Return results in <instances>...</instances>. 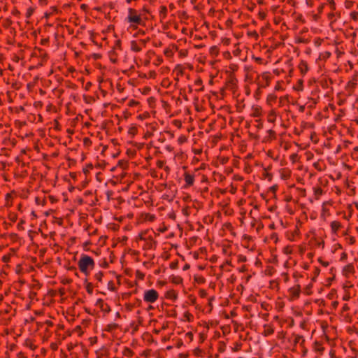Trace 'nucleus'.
<instances>
[{"mask_svg": "<svg viewBox=\"0 0 358 358\" xmlns=\"http://www.w3.org/2000/svg\"><path fill=\"white\" fill-rule=\"evenodd\" d=\"M90 257L85 254H82L78 261V265L80 272L83 273L86 276L90 275L89 261Z\"/></svg>", "mask_w": 358, "mask_h": 358, "instance_id": "nucleus-1", "label": "nucleus"}, {"mask_svg": "<svg viewBox=\"0 0 358 358\" xmlns=\"http://www.w3.org/2000/svg\"><path fill=\"white\" fill-rule=\"evenodd\" d=\"M158 298L159 294L154 289L146 290L143 296V300L148 303H154L158 299Z\"/></svg>", "mask_w": 358, "mask_h": 358, "instance_id": "nucleus-2", "label": "nucleus"}, {"mask_svg": "<svg viewBox=\"0 0 358 358\" xmlns=\"http://www.w3.org/2000/svg\"><path fill=\"white\" fill-rule=\"evenodd\" d=\"M288 292L290 293V295L288 298L289 301H294L299 298L301 294V285L299 284H296L295 286L290 287L288 289Z\"/></svg>", "mask_w": 358, "mask_h": 358, "instance_id": "nucleus-3", "label": "nucleus"}, {"mask_svg": "<svg viewBox=\"0 0 358 358\" xmlns=\"http://www.w3.org/2000/svg\"><path fill=\"white\" fill-rule=\"evenodd\" d=\"M238 80L234 73H230L229 76L225 83V86L230 90L235 91L237 89Z\"/></svg>", "mask_w": 358, "mask_h": 358, "instance_id": "nucleus-4", "label": "nucleus"}, {"mask_svg": "<svg viewBox=\"0 0 358 358\" xmlns=\"http://www.w3.org/2000/svg\"><path fill=\"white\" fill-rule=\"evenodd\" d=\"M127 20L129 23H134L136 24L145 26V22L143 21L141 15L138 14L136 16H127Z\"/></svg>", "mask_w": 358, "mask_h": 358, "instance_id": "nucleus-5", "label": "nucleus"}, {"mask_svg": "<svg viewBox=\"0 0 358 358\" xmlns=\"http://www.w3.org/2000/svg\"><path fill=\"white\" fill-rule=\"evenodd\" d=\"M184 180L185 181V185L184 186L185 188H187L194 185V176L189 173L188 172H185Z\"/></svg>", "mask_w": 358, "mask_h": 358, "instance_id": "nucleus-6", "label": "nucleus"}, {"mask_svg": "<svg viewBox=\"0 0 358 358\" xmlns=\"http://www.w3.org/2000/svg\"><path fill=\"white\" fill-rule=\"evenodd\" d=\"M95 305L99 306L101 311L106 313H109L111 311L110 306L108 303H104L103 300L101 299H97Z\"/></svg>", "mask_w": 358, "mask_h": 358, "instance_id": "nucleus-7", "label": "nucleus"}, {"mask_svg": "<svg viewBox=\"0 0 358 358\" xmlns=\"http://www.w3.org/2000/svg\"><path fill=\"white\" fill-rule=\"evenodd\" d=\"M355 270L353 264H348L343 268L342 273L345 278H349V273H355Z\"/></svg>", "mask_w": 358, "mask_h": 358, "instance_id": "nucleus-8", "label": "nucleus"}, {"mask_svg": "<svg viewBox=\"0 0 358 358\" xmlns=\"http://www.w3.org/2000/svg\"><path fill=\"white\" fill-rule=\"evenodd\" d=\"M298 67L299 69L300 73H301V75L303 76H305V74L309 70L308 63L306 61H304V60H301L300 62Z\"/></svg>", "mask_w": 358, "mask_h": 358, "instance_id": "nucleus-9", "label": "nucleus"}, {"mask_svg": "<svg viewBox=\"0 0 358 358\" xmlns=\"http://www.w3.org/2000/svg\"><path fill=\"white\" fill-rule=\"evenodd\" d=\"M291 171L288 169L283 168L280 170V178L282 180H287L291 176Z\"/></svg>", "mask_w": 358, "mask_h": 358, "instance_id": "nucleus-10", "label": "nucleus"}, {"mask_svg": "<svg viewBox=\"0 0 358 358\" xmlns=\"http://www.w3.org/2000/svg\"><path fill=\"white\" fill-rule=\"evenodd\" d=\"M165 297L176 301L178 299V293L174 289H169L165 293Z\"/></svg>", "mask_w": 358, "mask_h": 358, "instance_id": "nucleus-11", "label": "nucleus"}, {"mask_svg": "<svg viewBox=\"0 0 358 358\" xmlns=\"http://www.w3.org/2000/svg\"><path fill=\"white\" fill-rule=\"evenodd\" d=\"M325 6V3H322L320 4L318 8H317V14H313V20L315 21H318L319 19L320 18V14L323 12V9Z\"/></svg>", "mask_w": 358, "mask_h": 358, "instance_id": "nucleus-12", "label": "nucleus"}, {"mask_svg": "<svg viewBox=\"0 0 358 358\" xmlns=\"http://www.w3.org/2000/svg\"><path fill=\"white\" fill-rule=\"evenodd\" d=\"M264 331L263 332V335L264 336H268L271 335V334H273L274 333V329L270 324H266L264 325Z\"/></svg>", "mask_w": 358, "mask_h": 358, "instance_id": "nucleus-13", "label": "nucleus"}, {"mask_svg": "<svg viewBox=\"0 0 358 358\" xmlns=\"http://www.w3.org/2000/svg\"><path fill=\"white\" fill-rule=\"evenodd\" d=\"M252 110H253V113L252 114V117H260L262 115V107L260 106H258V105H255V106H253L252 107Z\"/></svg>", "mask_w": 358, "mask_h": 358, "instance_id": "nucleus-14", "label": "nucleus"}, {"mask_svg": "<svg viewBox=\"0 0 358 358\" xmlns=\"http://www.w3.org/2000/svg\"><path fill=\"white\" fill-rule=\"evenodd\" d=\"M336 268L334 267H331L329 269V273L332 275L331 278H328L327 279V286L329 287L331 285V282L336 279V274H335Z\"/></svg>", "mask_w": 358, "mask_h": 358, "instance_id": "nucleus-15", "label": "nucleus"}, {"mask_svg": "<svg viewBox=\"0 0 358 358\" xmlns=\"http://www.w3.org/2000/svg\"><path fill=\"white\" fill-rule=\"evenodd\" d=\"M342 227L341 224L338 221H333L331 222V228L332 232L337 234L338 230Z\"/></svg>", "mask_w": 358, "mask_h": 358, "instance_id": "nucleus-16", "label": "nucleus"}, {"mask_svg": "<svg viewBox=\"0 0 358 358\" xmlns=\"http://www.w3.org/2000/svg\"><path fill=\"white\" fill-rule=\"evenodd\" d=\"M84 283L85 285V289H86L87 292L89 294H92L93 293V285H92V283L88 282V280H87V278L84 280Z\"/></svg>", "mask_w": 358, "mask_h": 358, "instance_id": "nucleus-17", "label": "nucleus"}, {"mask_svg": "<svg viewBox=\"0 0 358 358\" xmlns=\"http://www.w3.org/2000/svg\"><path fill=\"white\" fill-rule=\"evenodd\" d=\"M108 55H109L110 61L113 64H116L117 62V55L114 50L109 51Z\"/></svg>", "mask_w": 358, "mask_h": 358, "instance_id": "nucleus-18", "label": "nucleus"}, {"mask_svg": "<svg viewBox=\"0 0 358 358\" xmlns=\"http://www.w3.org/2000/svg\"><path fill=\"white\" fill-rule=\"evenodd\" d=\"M137 133H138V128L136 127V124H131L128 130L129 135H130L131 137H134L137 134Z\"/></svg>", "mask_w": 358, "mask_h": 358, "instance_id": "nucleus-19", "label": "nucleus"}, {"mask_svg": "<svg viewBox=\"0 0 358 358\" xmlns=\"http://www.w3.org/2000/svg\"><path fill=\"white\" fill-rule=\"evenodd\" d=\"M120 327L119 324H117V323H110V324H108L104 331H107V332H112L113 330L116 329H118Z\"/></svg>", "mask_w": 358, "mask_h": 358, "instance_id": "nucleus-20", "label": "nucleus"}, {"mask_svg": "<svg viewBox=\"0 0 358 358\" xmlns=\"http://www.w3.org/2000/svg\"><path fill=\"white\" fill-rule=\"evenodd\" d=\"M182 278L180 277V276H175L173 275H172L171 276V282H173V284H176V285H178V284H182Z\"/></svg>", "mask_w": 358, "mask_h": 358, "instance_id": "nucleus-21", "label": "nucleus"}, {"mask_svg": "<svg viewBox=\"0 0 358 358\" xmlns=\"http://www.w3.org/2000/svg\"><path fill=\"white\" fill-rule=\"evenodd\" d=\"M277 99V96L274 94H269L266 99V103L271 105L273 102H275Z\"/></svg>", "mask_w": 358, "mask_h": 358, "instance_id": "nucleus-22", "label": "nucleus"}, {"mask_svg": "<svg viewBox=\"0 0 358 358\" xmlns=\"http://www.w3.org/2000/svg\"><path fill=\"white\" fill-rule=\"evenodd\" d=\"M131 50L136 52L141 51V48L138 45L136 41H131Z\"/></svg>", "mask_w": 358, "mask_h": 358, "instance_id": "nucleus-23", "label": "nucleus"}, {"mask_svg": "<svg viewBox=\"0 0 358 358\" xmlns=\"http://www.w3.org/2000/svg\"><path fill=\"white\" fill-rule=\"evenodd\" d=\"M293 89L296 91H303V80L302 79H299L297 81V84L296 86L293 87Z\"/></svg>", "mask_w": 358, "mask_h": 358, "instance_id": "nucleus-24", "label": "nucleus"}, {"mask_svg": "<svg viewBox=\"0 0 358 358\" xmlns=\"http://www.w3.org/2000/svg\"><path fill=\"white\" fill-rule=\"evenodd\" d=\"M276 119V113L274 110H271L268 115V122H274Z\"/></svg>", "mask_w": 358, "mask_h": 358, "instance_id": "nucleus-25", "label": "nucleus"}, {"mask_svg": "<svg viewBox=\"0 0 358 358\" xmlns=\"http://www.w3.org/2000/svg\"><path fill=\"white\" fill-rule=\"evenodd\" d=\"M315 350L322 353L324 350V348L322 347V343L319 341L314 342Z\"/></svg>", "mask_w": 358, "mask_h": 358, "instance_id": "nucleus-26", "label": "nucleus"}, {"mask_svg": "<svg viewBox=\"0 0 358 358\" xmlns=\"http://www.w3.org/2000/svg\"><path fill=\"white\" fill-rule=\"evenodd\" d=\"M209 52L210 55L213 57H217L219 55V48L216 45H213L210 47Z\"/></svg>", "mask_w": 358, "mask_h": 358, "instance_id": "nucleus-27", "label": "nucleus"}, {"mask_svg": "<svg viewBox=\"0 0 358 358\" xmlns=\"http://www.w3.org/2000/svg\"><path fill=\"white\" fill-rule=\"evenodd\" d=\"M159 15L161 18L164 19L167 15V8L165 6H161L159 10Z\"/></svg>", "mask_w": 358, "mask_h": 358, "instance_id": "nucleus-28", "label": "nucleus"}, {"mask_svg": "<svg viewBox=\"0 0 358 358\" xmlns=\"http://www.w3.org/2000/svg\"><path fill=\"white\" fill-rule=\"evenodd\" d=\"M194 280L198 284H203L206 282V279L203 276L199 275H194Z\"/></svg>", "mask_w": 358, "mask_h": 358, "instance_id": "nucleus-29", "label": "nucleus"}, {"mask_svg": "<svg viewBox=\"0 0 358 358\" xmlns=\"http://www.w3.org/2000/svg\"><path fill=\"white\" fill-rule=\"evenodd\" d=\"M117 166H120L124 170H126L128 168V161L126 160H119L117 162Z\"/></svg>", "mask_w": 358, "mask_h": 358, "instance_id": "nucleus-30", "label": "nucleus"}, {"mask_svg": "<svg viewBox=\"0 0 358 358\" xmlns=\"http://www.w3.org/2000/svg\"><path fill=\"white\" fill-rule=\"evenodd\" d=\"M174 71H178L177 76H183L184 74V67L182 64H177L175 67Z\"/></svg>", "mask_w": 358, "mask_h": 358, "instance_id": "nucleus-31", "label": "nucleus"}, {"mask_svg": "<svg viewBox=\"0 0 358 358\" xmlns=\"http://www.w3.org/2000/svg\"><path fill=\"white\" fill-rule=\"evenodd\" d=\"M122 354L124 356L131 357L134 355V352L130 348L125 347Z\"/></svg>", "mask_w": 358, "mask_h": 358, "instance_id": "nucleus-32", "label": "nucleus"}, {"mask_svg": "<svg viewBox=\"0 0 358 358\" xmlns=\"http://www.w3.org/2000/svg\"><path fill=\"white\" fill-rule=\"evenodd\" d=\"M94 167L92 163H89L85 168L83 169V173L87 176L90 173V169H92Z\"/></svg>", "mask_w": 358, "mask_h": 358, "instance_id": "nucleus-33", "label": "nucleus"}, {"mask_svg": "<svg viewBox=\"0 0 358 358\" xmlns=\"http://www.w3.org/2000/svg\"><path fill=\"white\" fill-rule=\"evenodd\" d=\"M268 72H265L262 74V78L266 80V84L264 87H268L270 85L271 77L268 75Z\"/></svg>", "mask_w": 358, "mask_h": 358, "instance_id": "nucleus-34", "label": "nucleus"}, {"mask_svg": "<svg viewBox=\"0 0 358 358\" xmlns=\"http://www.w3.org/2000/svg\"><path fill=\"white\" fill-rule=\"evenodd\" d=\"M313 287V282H310V284L306 285V287L304 288L306 294L311 295L313 294V292L311 290Z\"/></svg>", "mask_w": 358, "mask_h": 358, "instance_id": "nucleus-35", "label": "nucleus"}, {"mask_svg": "<svg viewBox=\"0 0 358 358\" xmlns=\"http://www.w3.org/2000/svg\"><path fill=\"white\" fill-rule=\"evenodd\" d=\"M156 99L154 96H150L148 99V103L152 108L155 107Z\"/></svg>", "mask_w": 358, "mask_h": 358, "instance_id": "nucleus-36", "label": "nucleus"}, {"mask_svg": "<svg viewBox=\"0 0 358 358\" xmlns=\"http://www.w3.org/2000/svg\"><path fill=\"white\" fill-rule=\"evenodd\" d=\"M320 268L319 267H315V270L313 271V277L311 278V281L312 282H315L316 281V278L320 275Z\"/></svg>", "mask_w": 358, "mask_h": 358, "instance_id": "nucleus-37", "label": "nucleus"}, {"mask_svg": "<svg viewBox=\"0 0 358 358\" xmlns=\"http://www.w3.org/2000/svg\"><path fill=\"white\" fill-rule=\"evenodd\" d=\"M25 345L31 350H35L36 346L33 343L32 341L29 338L26 339Z\"/></svg>", "mask_w": 358, "mask_h": 358, "instance_id": "nucleus-38", "label": "nucleus"}, {"mask_svg": "<svg viewBox=\"0 0 358 358\" xmlns=\"http://www.w3.org/2000/svg\"><path fill=\"white\" fill-rule=\"evenodd\" d=\"M13 21L11 20L10 18H6L3 21L2 25L4 28L8 29V27H10Z\"/></svg>", "mask_w": 358, "mask_h": 358, "instance_id": "nucleus-39", "label": "nucleus"}, {"mask_svg": "<svg viewBox=\"0 0 358 358\" xmlns=\"http://www.w3.org/2000/svg\"><path fill=\"white\" fill-rule=\"evenodd\" d=\"M171 83L169 81V78H164L161 83V85L164 88H169L171 85Z\"/></svg>", "mask_w": 358, "mask_h": 358, "instance_id": "nucleus-40", "label": "nucleus"}, {"mask_svg": "<svg viewBox=\"0 0 358 358\" xmlns=\"http://www.w3.org/2000/svg\"><path fill=\"white\" fill-rule=\"evenodd\" d=\"M322 194H323V189L320 187L314 188V194L316 196V199H317L318 196L322 195Z\"/></svg>", "mask_w": 358, "mask_h": 358, "instance_id": "nucleus-41", "label": "nucleus"}, {"mask_svg": "<svg viewBox=\"0 0 358 358\" xmlns=\"http://www.w3.org/2000/svg\"><path fill=\"white\" fill-rule=\"evenodd\" d=\"M103 276V272L100 271L94 275V278L99 282H102V278Z\"/></svg>", "mask_w": 358, "mask_h": 358, "instance_id": "nucleus-42", "label": "nucleus"}, {"mask_svg": "<svg viewBox=\"0 0 358 358\" xmlns=\"http://www.w3.org/2000/svg\"><path fill=\"white\" fill-rule=\"evenodd\" d=\"M83 99H84L85 102L87 103H91L92 102L95 101V99L93 96H87L85 94L83 95Z\"/></svg>", "mask_w": 358, "mask_h": 358, "instance_id": "nucleus-43", "label": "nucleus"}, {"mask_svg": "<svg viewBox=\"0 0 358 358\" xmlns=\"http://www.w3.org/2000/svg\"><path fill=\"white\" fill-rule=\"evenodd\" d=\"M331 55V53L329 51H325L324 52L320 54V59H329Z\"/></svg>", "mask_w": 358, "mask_h": 358, "instance_id": "nucleus-44", "label": "nucleus"}, {"mask_svg": "<svg viewBox=\"0 0 358 358\" xmlns=\"http://www.w3.org/2000/svg\"><path fill=\"white\" fill-rule=\"evenodd\" d=\"M226 349V344L223 341L219 342V346H218V352H224Z\"/></svg>", "mask_w": 358, "mask_h": 358, "instance_id": "nucleus-45", "label": "nucleus"}, {"mask_svg": "<svg viewBox=\"0 0 358 358\" xmlns=\"http://www.w3.org/2000/svg\"><path fill=\"white\" fill-rule=\"evenodd\" d=\"M150 117V113L148 112H144L142 114H140L137 116V118L140 120H143L145 119H147Z\"/></svg>", "mask_w": 358, "mask_h": 358, "instance_id": "nucleus-46", "label": "nucleus"}, {"mask_svg": "<svg viewBox=\"0 0 358 358\" xmlns=\"http://www.w3.org/2000/svg\"><path fill=\"white\" fill-rule=\"evenodd\" d=\"M289 158L292 162L294 164L299 159V156L297 153H293L290 155Z\"/></svg>", "mask_w": 358, "mask_h": 358, "instance_id": "nucleus-47", "label": "nucleus"}, {"mask_svg": "<svg viewBox=\"0 0 358 358\" xmlns=\"http://www.w3.org/2000/svg\"><path fill=\"white\" fill-rule=\"evenodd\" d=\"M126 154L131 158H134L136 155V151L129 148L127 150Z\"/></svg>", "mask_w": 358, "mask_h": 358, "instance_id": "nucleus-48", "label": "nucleus"}, {"mask_svg": "<svg viewBox=\"0 0 358 358\" xmlns=\"http://www.w3.org/2000/svg\"><path fill=\"white\" fill-rule=\"evenodd\" d=\"M300 234V231L297 227H296V229L292 232L291 237H289L288 239L291 241H294V238L295 236L299 235Z\"/></svg>", "mask_w": 358, "mask_h": 358, "instance_id": "nucleus-49", "label": "nucleus"}, {"mask_svg": "<svg viewBox=\"0 0 358 358\" xmlns=\"http://www.w3.org/2000/svg\"><path fill=\"white\" fill-rule=\"evenodd\" d=\"M351 156L353 159L358 161V146L354 148L353 152Z\"/></svg>", "mask_w": 358, "mask_h": 358, "instance_id": "nucleus-50", "label": "nucleus"}, {"mask_svg": "<svg viewBox=\"0 0 358 358\" xmlns=\"http://www.w3.org/2000/svg\"><path fill=\"white\" fill-rule=\"evenodd\" d=\"M8 219L13 222H15L17 220V215L15 213H10L8 214Z\"/></svg>", "mask_w": 358, "mask_h": 358, "instance_id": "nucleus-51", "label": "nucleus"}, {"mask_svg": "<svg viewBox=\"0 0 358 358\" xmlns=\"http://www.w3.org/2000/svg\"><path fill=\"white\" fill-rule=\"evenodd\" d=\"M274 268L273 266H267L265 270V274L271 276L273 273Z\"/></svg>", "mask_w": 358, "mask_h": 358, "instance_id": "nucleus-52", "label": "nucleus"}, {"mask_svg": "<svg viewBox=\"0 0 358 358\" xmlns=\"http://www.w3.org/2000/svg\"><path fill=\"white\" fill-rule=\"evenodd\" d=\"M164 54L167 57H171L173 55L172 50L169 48H166L164 51Z\"/></svg>", "mask_w": 358, "mask_h": 358, "instance_id": "nucleus-53", "label": "nucleus"}, {"mask_svg": "<svg viewBox=\"0 0 358 358\" xmlns=\"http://www.w3.org/2000/svg\"><path fill=\"white\" fill-rule=\"evenodd\" d=\"M184 317H185V319L189 322H192L194 318L192 314L187 311L184 313Z\"/></svg>", "mask_w": 358, "mask_h": 358, "instance_id": "nucleus-54", "label": "nucleus"}, {"mask_svg": "<svg viewBox=\"0 0 358 358\" xmlns=\"http://www.w3.org/2000/svg\"><path fill=\"white\" fill-rule=\"evenodd\" d=\"M145 219L148 220V221H150V222L155 221V220L156 218L155 215H152V214H150V213H145Z\"/></svg>", "mask_w": 358, "mask_h": 358, "instance_id": "nucleus-55", "label": "nucleus"}, {"mask_svg": "<svg viewBox=\"0 0 358 358\" xmlns=\"http://www.w3.org/2000/svg\"><path fill=\"white\" fill-rule=\"evenodd\" d=\"M247 34H248V36L255 38V40H257L258 38H259V35H258L257 32L255 30L252 31H248L247 33Z\"/></svg>", "mask_w": 358, "mask_h": 358, "instance_id": "nucleus-56", "label": "nucleus"}, {"mask_svg": "<svg viewBox=\"0 0 358 358\" xmlns=\"http://www.w3.org/2000/svg\"><path fill=\"white\" fill-rule=\"evenodd\" d=\"M107 164L108 163L106 161L103 160L101 163H97L95 165V167L104 169Z\"/></svg>", "mask_w": 358, "mask_h": 358, "instance_id": "nucleus-57", "label": "nucleus"}, {"mask_svg": "<svg viewBox=\"0 0 358 358\" xmlns=\"http://www.w3.org/2000/svg\"><path fill=\"white\" fill-rule=\"evenodd\" d=\"M34 8H32V7H29L27 10V13H26V17L27 18H29L34 13Z\"/></svg>", "mask_w": 358, "mask_h": 358, "instance_id": "nucleus-58", "label": "nucleus"}, {"mask_svg": "<svg viewBox=\"0 0 358 358\" xmlns=\"http://www.w3.org/2000/svg\"><path fill=\"white\" fill-rule=\"evenodd\" d=\"M108 288L109 290H110L112 292L116 291V287H115L114 282H113V280H110L108 282Z\"/></svg>", "mask_w": 358, "mask_h": 358, "instance_id": "nucleus-59", "label": "nucleus"}, {"mask_svg": "<svg viewBox=\"0 0 358 358\" xmlns=\"http://www.w3.org/2000/svg\"><path fill=\"white\" fill-rule=\"evenodd\" d=\"M202 353H203V350L201 348H199V347L196 348L194 350V355L195 356L201 357L202 356Z\"/></svg>", "mask_w": 358, "mask_h": 358, "instance_id": "nucleus-60", "label": "nucleus"}, {"mask_svg": "<svg viewBox=\"0 0 358 358\" xmlns=\"http://www.w3.org/2000/svg\"><path fill=\"white\" fill-rule=\"evenodd\" d=\"M92 143V141L90 140V138H88V137L84 138V139H83V145L85 146L90 147V146H91Z\"/></svg>", "mask_w": 358, "mask_h": 358, "instance_id": "nucleus-61", "label": "nucleus"}, {"mask_svg": "<svg viewBox=\"0 0 358 358\" xmlns=\"http://www.w3.org/2000/svg\"><path fill=\"white\" fill-rule=\"evenodd\" d=\"M292 247L289 245H287L283 248V252L286 255H290L292 253Z\"/></svg>", "mask_w": 358, "mask_h": 358, "instance_id": "nucleus-62", "label": "nucleus"}, {"mask_svg": "<svg viewBox=\"0 0 358 358\" xmlns=\"http://www.w3.org/2000/svg\"><path fill=\"white\" fill-rule=\"evenodd\" d=\"M136 277L140 280H143L145 278V274L142 273L141 271L137 270L136 271Z\"/></svg>", "mask_w": 358, "mask_h": 358, "instance_id": "nucleus-63", "label": "nucleus"}, {"mask_svg": "<svg viewBox=\"0 0 358 358\" xmlns=\"http://www.w3.org/2000/svg\"><path fill=\"white\" fill-rule=\"evenodd\" d=\"M9 237H10V238L11 239V241L13 242H16L18 240V238H19L18 235L17 234H15V233L10 234H9Z\"/></svg>", "mask_w": 358, "mask_h": 358, "instance_id": "nucleus-64", "label": "nucleus"}]
</instances>
